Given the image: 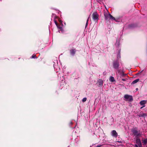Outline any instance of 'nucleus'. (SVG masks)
Returning a JSON list of instances; mask_svg holds the SVG:
<instances>
[{"mask_svg":"<svg viewBox=\"0 0 147 147\" xmlns=\"http://www.w3.org/2000/svg\"><path fill=\"white\" fill-rule=\"evenodd\" d=\"M147 102V100H142L140 102V105L142 106L140 108V109H142L143 107H145V104Z\"/></svg>","mask_w":147,"mask_h":147,"instance_id":"obj_6","label":"nucleus"},{"mask_svg":"<svg viewBox=\"0 0 147 147\" xmlns=\"http://www.w3.org/2000/svg\"><path fill=\"white\" fill-rule=\"evenodd\" d=\"M126 80V79H122V80L123 81H125Z\"/></svg>","mask_w":147,"mask_h":147,"instance_id":"obj_23","label":"nucleus"},{"mask_svg":"<svg viewBox=\"0 0 147 147\" xmlns=\"http://www.w3.org/2000/svg\"><path fill=\"white\" fill-rule=\"evenodd\" d=\"M87 100V98H84L83 99H82V101L83 102H85L86 100Z\"/></svg>","mask_w":147,"mask_h":147,"instance_id":"obj_16","label":"nucleus"},{"mask_svg":"<svg viewBox=\"0 0 147 147\" xmlns=\"http://www.w3.org/2000/svg\"><path fill=\"white\" fill-rule=\"evenodd\" d=\"M138 145L139 146V147H142V145L141 142L140 143L138 144Z\"/></svg>","mask_w":147,"mask_h":147,"instance_id":"obj_18","label":"nucleus"},{"mask_svg":"<svg viewBox=\"0 0 147 147\" xmlns=\"http://www.w3.org/2000/svg\"><path fill=\"white\" fill-rule=\"evenodd\" d=\"M144 116H146V113H143V114L141 116L143 117Z\"/></svg>","mask_w":147,"mask_h":147,"instance_id":"obj_19","label":"nucleus"},{"mask_svg":"<svg viewBox=\"0 0 147 147\" xmlns=\"http://www.w3.org/2000/svg\"><path fill=\"white\" fill-rule=\"evenodd\" d=\"M100 146H101V145H100V146L98 145L96 147H100Z\"/></svg>","mask_w":147,"mask_h":147,"instance_id":"obj_25","label":"nucleus"},{"mask_svg":"<svg viewBox=\"0 0 147 147\" xmlns=\"http://www.w3.org/2000/svg\"><path fill=\"white\" fill-rule=\"evenodd\" d=\"M113 67L116 69H117L119 66V62L118 60L114 61L113 63Z\"/></svg>","mask_w":147,"mask_h":147,"instance_id":"obj_3","label":"nucleus"},{"mask_svg":"<svg viewBox=\"0 0 147 147\" xmlns=\"http://www.w3.org/2000/svg\"><path fill=\"white\" fill-rule=\"evenodd\" d=\"M98 15L96 12H94L92 15V18L93 20L95 22H97L98 20Z\"/></svg>","mask_w":147,"mask_h":147,"instance_id":"obj_4","label":"nucleus"},{"mask_svg":"<svg viewBox=\"0 0 147 147\" xmlns=\"http://www.w3.org/2000/svg\"><path fill=\"white\" fill-rule=\"evenodd\" d=\"M137 26V25L135 24H131L129 25L128 28H133L135 27H136Z\"/></svg>","mask_w":147,"mask_h":147,"instance_id":"obj_9","label":"nucleus"},{"mask_svg":"<svg viewBox=\"0 0 147 147\" xmlns=\"http://www.w3.org/2000/svg\"><path fill=\"white\" fill-rule=\"evenodd\" d=\"M31 58H37V57L36 55H33L32 56Z\"/></svg>","mask_w":147,"mask_h":147,"instance_id":"obj_15","label":"nucleus"},{"mask_svg":"<svg viewBox=\"0 0 147 147\" xmlns=\"http://www.w3.org/2000/svg\"><path fill=\"white\" fill-rule=\"evenodd\" d=\"M70 123L71 124H72L73 123H72V122H70Z\"/></svg>","mask_w":147,"mask_h":147,"instance_id":"obj_26","label":"nucleus"},{"mask_svg":"<svg viewBox=\"0 0 147 147\" xmlns=\"http://www.w3.org/2000/svg\"><path fill=\"white\" fill-rule=\"evenodd\" d=\"M109 80L112 82H114L115 81V80H114V78L112 76H111L109 79Z\"/></svg>","mask_w":147,"mask_h":147,"instance_id":"obj_13","label":"nucleus"},{"mask_svg":"<svg viewBox=\"0 0 147 147\" xmlns=\"http://www.w3.org/2000/svg\"><path fill=\"white\" fill-rule=\"evenodd\" d=\"M146 147H147V146Z\"/></svg>","mask_w":147,"mask_h":147,"instance_id":"obj_28","label":"nucleus"},{"mask_svg":"<svg viewBox=\"0 0 147 147\" xmlns=\"http://www.w3.org/2000/svg\"><path fill=\"white\" fill-rule=\"evenodd\" d=\"M106 21L108 22L110 20H115V18L112 16L109 12H105L104 13Z\"/></svg>","mask_w":147,"mask_h":147,"instance_id":"obj_1","label":"nucleus"},{"mask_svg":"<svg viewBox=\"0 0 147 147\" xmlns=\"http://www.w3.org/2000/svg\"><path fill=\"white\" fill-rule=\"evenodd\" d=\"M117 57L118 58H119L120 57V55L119 53Z\"/></svg>","mask_w":147,"mask_h":147,"instance_id":"obj_21","label":"nucleus"},{"mask_svg":"<svg viewBox=\"0 0 147 147\" xmlns=\"http://www.w3.org/2000/svg\"><path fill=\"white\" fill-rule=\"evenodd\" d=\"M131 131L132 132L134 136H135L136 138L139 137L141 136V134L140 132H138L137 127L132 129H131Z\"/></svg>","mask_w":147,"mask_h":147,"instance_id":"obj_2","label":"nucleus"},{"mask_svg":"<svg viewBox=\"0 0 147 147\" xmlns=\"http://www.w3.org/2000/svg\"><path fill=\"white\" fill-rule=\"evenodd\" d=\"M89 18H88L87 20V22H86V27L87 25H88V20H89Z\"/></svg>","mask_w":147,"mask_h":147,"instance_id":"obj_17","label":"nucleus"},{"mask_svg":"<svg viewBox=\"0 0 147 147\" xmlns=\"http://www.w3.org/2000/svg\"><path fill=\"white\" fill-rule=\"evenodd\" d=\"M112 135L115 138L118 136V134L115 130H113L112 131Z\"/></svg>","mask_w":147,"mask_h":147,"instance_id":"obj_8","label":"nucleus"},{"mask_svg":"<svg viewBox=\"0 0 147 147\" xmlns=\"http://www.w3.org/2000/svg\"><path fill=\"white\" fill-rule=\"evenodd\" d=\"M142 143L144 144L145 145L147 143V138L144 140H142Z\"/></svg>","mask_w":147,"mask_h":147,"instance_id":"obj_14","label":"nucleus"},{"mask_svg":"<svg viewBox=\"0 0 147 147\" xmlns=\"http://www.w3.org/2000/svg\"><path fill=\"white\" fill-rule=\"evenodd\" d=\"M139 79H136L135 80H134V81H133L132 82L131 84H136V83H137L139 81Z\"/></svg>","mask_w":147,"mask_h":147,"instance_id":"obj_12","label":"nucleus"},{"mask_svg":"<svg viewBox=\"0 0 147 147\" xmlns=\"http://www.w3.org/2000/svg\"><path fill=\"white\" fill-rule=\"evenodd\" d=\"M124 98L129 101H131L133 100L132 96L131 95L125 94L124 96Z\"/></svg>","mask_w":147,"mask_h":147,"instance_id":"obj_5","label":"nucleus"},{"mask_svg":"<svg viewBox=\"0 0 147 147\" xmlns=\"http://www.w3.org/2000/svg\"><path fill=\"white\" fill-rule=\"evenodd\" d=\"M136 90H138V88H136Z\"/></svg>","mask_w":147,"mask_h":147,"instance_id":"obj_27","label":"nucleus"},{"mask_svg":"<svg viewBox=\"0 0 147 147\" xmlns=\"http://www.w3.org/2000/svg\"><path fill=\"white\" fill-rule=\"evenodd\" d=\"M98 84H99V86H102L103 85V81L101 80H99L98 82Z\"/></svg>","mask_w":147,"mask_h":147,"instance_id":"obj_11","label":"nucleus"},{"mask_svg":"<svg viewBox=\"0 0 147 147\" xmlns=\"http://www.w3.org/2000/svg\"><path fill=\"white\" fill-rule=\"evenodd\" d=\"M141 142L140 139V138H139L138 137H136V143L137 144L140 143Z\"/></svg>","mask_w":147,"mask_h":147,"instance_id":"obj_10","label":"nucleus"},{"mask_svg":"<svg viewBox=\"0 0 147 147\" xmlns=\"http://www.w3.org/2000/svg\"><path fill=\"white\" fill-rule=\"evenodd\" d=\"M55 22L56 25L57 26L58 25V23L57 22L56 20H55Z\"/></svg>","mask_w":147,"mask_h":147,"instance_id":"obj_22","label":"nucleus"},{"mask_svg":"<svg viewBox=\"0 0 147 147\" xmlns=\"http://www.w3.org/2000/svg\"><path fill=\"white\" fill-rule=\"evenodd\" d=\"M76 51V50L75 49L70 50L69 52L70 55L72 56H74L75 54Z\"/></svg>","mask_w":147,"mask_h":147,"instance_id":"obj_7","label":"nucleus"},{"mask_svg":"<svg viewBox=\"0 0 147 147\" xmlns=\"http://www.w3.org/2000/svg\"><path fill=\"white\" fill-rule=\"evenodd\" d=\"M135 147H138V145L137 144H135Z\"/></svg>","mask_w":147,"mask_h":147,"instance_id":"obj_24","label":"nucleus"},{"mask_svg":"<svg viewBox=\"0 0 147 147\" xmlns=\"http://www.w3.org/2000/svg\"><path fill=\"white\" fill-rule=\"evenodd\" d=\"M99 3H100L101 2V0H96Z\"/></svg>","mask_w":147,"mask_h":147,"instance_id":"obj_20","label":"nucleus"}]
</instances>
